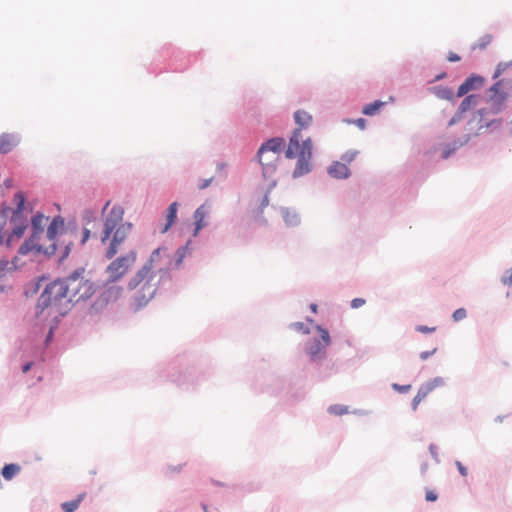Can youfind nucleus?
<instances>
[{
	"instance_id": "f257e3e1",
	"label": "nucleus",
	"mask_w": 512,
	"mask_h": 512,
	"mask_svg": "<svg viewBox=\"0 0 512 512\" xmlns=\"http://www.w3.org/2000/svg\"><path fill=\"white\" fill-rule=\"evenodd\" d=\"M95 293L94 283L80 268L63 279L46 286L37 300L38 313L48 310V315H65L71 304L89 299Z\"/></svg>"
},
{
	"instance_id": "f03ea898",
	"label": "nucleus",
	"mask_w": 512,
	"mask_h": 512,
	"mask_svg": "<svg viewBox=\"0 0 512 512\" xmlns=\"http://www.w3.org/2000/svg\"><path fill=\"white\" fill-rule=\"evenodd\" d=\"M168 256L164 248L155 249L147 262L130 279L128 288L135 290L134 300L138 307L146 305L156 294L159 279L158 274L165 271Z\"/></svg>"
},
{
	"instance_id": "7ed1b4c3",
	"label": "nucleus",
	"mask_w": 512,
	"mask_h": 512,
	"mask_svg": "<svg viewBox=\"0 0 512 512\" xmlns=\"http://www.w3.org/2000/svg\"><path fill=\"white\" fill-rule=\"evenodd\" d=\"M285 155L289 159L297 158L293 177H301L311 170L312 142L310 138L302 139L300 129H296L289 141Z\"/></svg>"
},
{
	"instance_id": "20e7f679",
	"label": "nucleus",
	"mask_w": 512,
	"mask_h": 512,
	"mask_svg": "<svg viewBox=\"0 0 512 512\" xmlns=\"http://www.w3.org/2000/svg\"><path fill=\"white\" fill-rule=\"evenodd\" d=\"M48 221V217L41 213L32 217V234L18 249V254L21 256L39 255V254H54L56 247L54 244L44 245L40 243V239L44 235V227Z\"/></svg>"
},
{
	"instance_id": "39448f33",
	"label": "nucleus",
	"mask_w": 512,
	"mask_h": 512,
	"mask_svg": "<svg viewBox=\"0 0 512 512\" xmlns=\"http://www.w3.org/2000/svg\"><path fill=\"white\" fill-rule=\"evenodd\" d=\"M283 145L284 140L282 138H272L260 147L258 159L263 167L264 174L275 170Z\"/></svg>"
},
{
	"instance_id": "423d86ee",
	"label": "nucleus",
	"mask_w": 512,
	"mask_h": 512,
	"mask_svg": "<svg viewBox=\"0 0 512 512\" xmlns=\"http://www.w3.org/2000/svg\"><path fill=\"white\" fill-rule=\"evenodd\" d=\"M136 258V252L130 251L114 259L105 270L107 276L106 284L115 283L123 278L135 264Z\"/></svg>"
},
{
	"instance_id": "0eeeda50",
	"label": "nucleus",
	"mask_w": 512,
	"mask_h": 512,
	"mask_svg": "<svg viewBox=\"0 0 512 512\" xmlns=\"http://www.w3.org/2000/svg\"><path fill=\"white\" fill-rule=\"evenodd\" d=\"M111 201L108 200L102 208L103 231L101 234V242L105 243L109 240L112 232L123 222L124 209L120 205H114L109 208Z\"/></svg>"
},
{
	"instance_id": "6e6552de",
	"label": "nucleus",
	"mask_w": 512,
	"mask_h": 512,
	"mask_svg": "<svg viewBox=\"0 0 512 512\" xmlns=\"http://www.w3.org/2000/svg\"><path fill=\"white\" fill-rule=\"evenodd\" d=\"M511 90L512 81L508 79H501L490 87L488 101L494 114H497L501 111L503 104L508 98Z\"/></svg>"
},
{
	"instance_id": "1a4fd4ad",
	"label": "nucleus",
	"mask_w": 512,
	"mask_h": 512,
	"mask_svg": "<svg viewBox=\"0 0 512 512\" xmlns=\"http://www.w3.org/2000/svg\"><path fill=\"white\" fill-rule=\"evenodd\" d=\"M131 230L132 224L129 222L122 223L117 228H115L110 246L105 254L106 258L111 259L117 254L119 245L127 238Z\"/></svg>"
},
{
	"instance_id": "9d476101",
	"label": "nucleus",
	"mask_w": 512,
	"mask_h": 512,
	"mask_svg": "<svg viewBox=\"0 0 512 512\" xmlns=\"http://www.w3.org/2000/svg\"><path fill=\"white\" fill-rule=\"evenodd\" d=\"M316 330L320 335V339L314 340V342L307 347V353L312 358H316L324 354L326 348L331 344V338L327 329L317 325Z\"/></svg>"
},
{
	"instance_id": "9b49d317",
	"label": "nucleus",
	"mask_w": 512,
	"mask_h": 512,
	"mask_svg": "<svg viewBox=\"0 0 512 512\" xmlns=\"http://www.w3.org/2000/svg\"><path fill=\"white\" fill-rule=\"evenodd\" d=\"M444 380L440 377H436L424 385H422L419 390L417 391V394L413 398L412 401V408L413 410H416L418 405L437 387L443 386Z\"/></svg>"
},
{
	"instance_id": "f8f14e48",
	"label": "nucleus",
	"mask_w": 512,
	"mask_h": 512,
	"mask_svg": "<svg viewBox=\"0 0 512 512\" xmlns=\"http://www.w3.org/2000/svg\"><path fill=\"white\" fill-rule=\"evenodd\" d=\"M444 380L440 377H436L424 385H422L419 390L417 391V394L413 398L412 401V408L413 410H416L418 405L437 387L443 386Z\"/></svg>"
},
{
	"instance_id": "ddd939ff",
	"label": "nucleus",
	"mask_w": 512,
	"mask_h": 512,
	"mask_svg": "<svg viewBox=\"0 0 512 512\" xmlns=\"http://www.w3.org/2000/svg\"><path fill=\"white\" fill-rule=\"evenodd\" d=\"M25 196L22 192H18L14 196V203L16 205L13 210L12 216L10 218V224H19L20 222H24V224H28L27 216L24 215L25 210Z\"/></svg>"
},
{
	"instance_id": "4468645a",
	"label": "nucleus",
	"mask_w": 512,
	"mask_h": 512,
	"mask_svg": "<svg viewBox=\"0 0 512 512\" xmlns=\"http://www.w3.org/2000/svg\"><path fill=\"white\" fill-rule=\"evenodd\" d=\"M479 99H480V96L474 95V94L468 95L467 97H465L462 100L461 104L459 105L456 114L450 120L449 125L451 126V125L455 124L457 121H459L462 118L464 113H466L467 111L476 107L478 105Z\"/></svg>"
},
{
	"instance_id": "2eb2a0df",
	"label": "nucleus",
	"mask_w": 512,
	"mask_h": 512,
	"mask_svg": "<svg viewBox=\"0 0 512 512\" xmlns=\"http://www.w3.org/2000/svg\"><path fill=\"white\" fill-rule=\"evenodd\" d=\"M63 229H64L63 218H61L59 216L55 217L52 220V222L50 223V225L48 226V229H47V232L45 235V238L49 241V244H54L56 246L55 238L58 235V233L60 231H62Z\"/></svg>"
},
{
	"instance_id": "dca6fc26",
	"label": "nucleus",
	"mask_w": 512,
	"mask_h": 512,
	"mask_svg": "<svg viewBox=\"0 0 512 512\" xmlns=\"http://www.w3.org/2000/svg\"><path fill=\"white\" fill-rule=\"evenodd\" d=\"M328 173L330 176L337 179H345L350 175V171L347 167V164L344 162H334L328 169Z\"/></svg>"
},
{
	"instance_id": "f3484780",
	"label": "nucleus",
	"mask_w": 512,
	"mask_h": 512,
	"mask_svg": "<svg viewBox=\"0 0 512 512\" xmlns=\"http://www.w3.org/2000/svg\"><path fill=\"white\" fill-rule=\"evenodd\" d=\"M18 144V139L15 135L4 133L0 136V153L6 154Z\"/></svg>"
},
{
	"instance_id": "a211bd4d",
	"label": "nucleus",
	"mask_w": 512,
	"mask_h": 512,
	"mask_svg": "<svg viewBox=\"0 0 512 512\" xmlns=\"http://www.w3.org/2000/svg\"><path fill=\"white\" fill-rule=\"evenodd\" d=\"M177 211H178V203L177 202L171 203L165 212L166 223L161 228V233H166L171 228V226L174 224V222L177 218Z\"/></svg>"
},
{
	"instance_id": "6ab92c4d",
	"label": "nucleus",
	"mask_w": 512,
	"mask_h": 512,
	"mask_svg": "<svg viewBox=\"0 0 512 512\" xmlns=\"http://www.w3.org/2000/svg\"><path fill=\"white\" fill-rule=\"evenodd\" d=\"M207 214H208V209L204 204L201 205L200 207H198L196 209V211L194 212V219H195V225H196L195 231H194L195 236L206 225V223L204 222V219L207 216Z\"/></svg>"
},
{
	"instance_id": "aec40b11",
	"label": "nucleus",
	"mask_w": 512,
	"mask_h": 512,
	"mask_svg": "<svg viewBox=\"0 0 512 512\" xmlns=\"http://www.w3.org/2000/svg\"><path fill=\"white\" fill-rule=\"evenodd\" d=\"M477 82V85H483L484 80L480 76H471L467 78L458 88L457 96L462 97L472 90L471 83Z\"/></svg>"
},
{
	"instance_id": "412c9836",
	"label": "nucleus",
	"mask_w": 512,
	"mask_h": 512,
	"mask_svg": "<svg viewBox=\"0 0 512 512\" xmlns=\"http://www.w3.org/2000/svg\"><path fill=\"white\" fill-rule=\"evenodd\" d=\"M28 224L20 222L19 224H12V232L7 237V245L10 246L14 241L20 239L26 231Z\"/></svg>"
},
{
	"instance_id": "4be33fe9",
	"label": "nucleus",
	"mask_w": 512,
	"mask_h": 512,
	"mask_svg": "<svg viewBox=\"0 0 512 512\" xmlns=\"http://www.w3.org/2000/svg\"><path fill=\"white\" fill-rule=\"evenodd\" d=\"M294 118L295 122L300 126V128H306L312 122V116L304 110L296 111Z\"/></svg>"
},
{
	"instance_id": "5701e85b",
	"label": "nucleus",
	"mask_w": 512,
	"mask_h": 512,
	"mask_svg": "<svg viewBox=\"0 0 512 512\" xmlns=\"http://www.w3.org/2000/svg\"><path fill=\"white\" fill-rule=\"evenodd\" d=\"M433 92L440 99L452 100L454 97L453 91L448 87L437 86L433 88Z\"/></svg>"
},
{
	"instance_id": "b1692460",
	"label": "nucleus",
	"mask_w": 512,
	"mask_h": 512,
	"mask_svg": "<svg viewBox=\"0 0 512 512\" xmlns=\"http://www.w3.org/2000/svg\"><path fill=\"white\" fill-rule=\"evenodd\" d=\"M384 104V102L376 100L373 103L365 105L362 109V113L369 116L375 115Z\"/></svg>"
},
{
	"instance_id": "393cba45",
	"label": "nucleus",
	"mask_w": 512,
	"mask_h": 512,
	"mask_svg": "<svg viewBox=\"0 0 512 512\" xmlns=\"http://www.w3.org/2000/svg\"><path fill=\"white\" fill-rule=\"evenodd\" d=\"M20 472V466L17 464H7L2 469V475L6 480H11Z\"/></svg>"
},
{
	"instance_id": "a878e982",
	"label": "nucleus",
	"mask_w": 512,
	"mask_h": 512,
	"mask_svg": "<svg viewBox=\"0 0 512 512\" xmlns=\"http://www.w3.org/2000/svg\"><path fill=\"white\" fill-rule=\"evenodd\" d=\"M84 498V494H80L76 499L62 503L61 507L64 512H74L78 509L80 503Z\"/></svg>"
},
{
	"instance_id": "bb28decb",
	"label": "nucleus",
	"mask_w": 512,
	"mask_h": 512,
	"mask_svg": "<svg viewBox=\"0 0 512 512\" xmlns=\"http://www.w3.org/2000/svg\"><path fill=\"white\" fill-rule=\"evenodd\" d=\"M122 293V288L118 286H111L109 287L104 295L107 300H116Z\"/></svg>"
},
{
	"instance_id": "cd10ccee",
	"label": "nucleus",
	"mask_w": 512,
	"mask_h": 512,
	"mask_svg": "<svg viewBox=\"0 0 512 512\" xmlns=\"http://www.w3.org/2000/svg\"><path fill=\"white\" fill-rule=\"evenodd\" d=\"M491 41H492V36L485 35L478 41V43L473 45L472 49L473 50H476V49L484 50L491 43Z\"/></svg>"
},
{
	"instance_id": "c85d7f7f",
	"label": "nucleus",
	"mask_w": 512,
	"mask_h": 512,
	"mask_svg": "<svg viewBox=\"0 0 512 512\" xmlns=\"http://www.w3.org/2000/svg\"><path fill=\"white\" fill-rule=\"evenodd\" d=\"M510 66H512V61L500 62L494 71L493 79L499 78L504 73V71H506Z\"/></svg>"
},
{
	"instance_id": "c756f323",
	"label": "nucleus",
	"mask_w": 512,
	"mask_h": 512,
	"mask_svg": "<svg viewBox=\"0 0 512 512\" xmlns=\"http://www.w3.org/2000/svg\"><path fill=\"white\" fill-rule=\"evenodd\" d=\"M329 412L334 415H343L348 412V408L342 405H333L329 407Z\"/></svg>"
},
{
	"instance_id": "7c9ffc66",
	"label": "nucleus",
	"mask_w": 512,
	"mask_h": 512,
	"mask_svg": "<svg viewBox=\"0 0 512 512\" xmlns=\"http://www.w3.org/2000/svg\"><path fill=\"white\" fill-rule=\"evenodd\" d=\"M291 327L299 332H302L303 334H309L310 329L302 322H295L291 325Z\"/></svg>"
},
{
	"instance_id": "2f4dec72",
	"label": "nucleus",
	"mask_w": 512,
	"mask_h": 512,
	"mask_svg": "<svg viewBox=\"0 0 512 512\" xmlns=\"http://www.w3.org/2000/svg\"><path fill=\"white\" fill-rule=\"evenodd\" d=\"M358 154L357 151H347L346 153H344L342 156H341V160L347 164V163H350L352 162L356 155Z\"/></svg>"
},
{
	"instance_id": "473e14b6",
	"label": "nucleus",
	"mask_w": 512,
	"mask_h": 512,
	"mask_svg": "<svg viewBox=\"0 0 512 512\" xmlns=\"http://www.w3.org/2000/svg\"><path fill=\"white\" fill-rule=\"evenodd\" d=\"M466 315H467L466 310L464 308H459L454 311L452 317H453L454 321H461L464 318H466Z\"/></svg>"
},
{
	"instance_id": "72a5a7b5",
	"label": "nucleus",
	"mask_w": 512,
	"mask_h": 512,
	"mask_svg": "<svg viewBox=\"0 0 512 512\" xmlns=\"http://www.w3.org/2000/svg\"><path fill=\"white\" fill-rule=\"evenodd\" d=\"M501 281L506 286H512V267L505 272Z\"/></svg>"
},
{
	"instance_id": "f704fd0d",
	"label": "nucleus",
	"mask_w": 512,
	"mask_h": 512,
	"mask_svg": "<svg viewBox=\"0 0 512 512\" xmlns=\"http://www.w3.org/2000/svg\"><path fill=\"white\" fill-rule=\"evenodd\" d=\"M284 219L288 225H294L297 223V216L295 214L291 215L288 211L284 213Z\"/></svg>"
},
{
	"instance_id": "c9c22d12",
	"label": "nucleus",
	"mask_w": 512,
	"mask_h": 512,
	"mask_svg": "<svg viewBox=\"0 0 512 512\" xmlns=\"http://www.w3.org/2000/svg\"><path fill=\"white\" fill-rule=\"evenodd\" d=\"M9 262L5 260H0V277L5 275V272L10 270Z\"/></svg>"
},
{
	"instance_id": "e433bc0d",
	"label": "nucleus",
	"mask_w": 512,
	"mask_h": 512,
	"mask_svg": "<svg viewBox=\"0 0 512 512\" xmlns=\"http://www.w3.org/2000/svg\"><path fill=\"white\" fill-rule=\"evenodd\" d=\"M365 299L363 298H355L351 301V307L354 309L360 308L365 304Z\"/></svg>"
},
{
	"instance_id": "4c0bfd02",
	"label": "nucleus",
	"mask_w": 512,
	"mask_h": 512,
	"mask_svg": "<svg viewBox=\"0 0 512 512\" xmlns=\"http://www.w3.org/2000/svg\"><path fill=\"white\" fill-rule=\"evenodd\" d=\"M425 498L427 501H430V502H434L437 500L438 498V495L435 491L433 490H427L426 491V495H425Z\"/></svg>"
},
{
	"instance_id": "58836bf2",
	"label": "nucleus",
	"mask_w": 512,
	"mask_h": 512,
	"mask_svg": "<svg viewBox=\"0 0 512 512\" xmlns=\"http://www.w3.org/2000/svg\"><path fill=\"white\" fill-rule=\"evenodd\" d=\"M456 467L463 477H466L468 475L467 468L460 461H456Z\"/></svg>"
},
{
	"instance_id": "ea45409f",
	"label": "nucleus",
	"mask_w": 512,
	"mask_h": 512,
	"mask_svg": "<svg viewBox=\"0 0 512 512\" xmlns=\"http://www.w3.org/2000/svg\"><path fill=\"white\" fill-rule=\"evenodd\" d=\"M393 388L399 392H407L410 390L411 388V385H398V384H393Z\"/></svg>"
},
{
	"instance_id": "a19ab883",
	"label": "nucleus",
	"mask_w": 512,
	"mask_h": 512,
	"mask_svg": "<svg viewBox=\"0 0 512 512\" xmlns=\"http://www.w3.org/2000/svg\"><path fill=\"white\" fill-rule=\"evenodd\" d=\"M212 180H213V178H212V177H211V178H209V179H203V180H201V181H200V183H199V185H198V188H199V189H201V190H203V189L207 188V187L211 184Z\"/></svg>"
},
{
	"instance_id": "79ce46f5",
	"label": "nucleus",
	"mask_w": 512,
	"mask_h": 512,
	"mask_svg": "<svg viewBox=\"0 0 512 512\" xmlns=\"http://www.w3.org/2000/svg\"><path fill=\"white\" fill-rule=\"evenodd\" d=\"M416 330L419 331V332H422V333H429V332L435 331V328L434 327H428V326L420 325V326H417Z\"/></svg>"
},
{
	"instance_id": "37998d69",
	"label": "nucleus",
	"mask_w": 512,
	"mask_h": 512,
	"mask_svg": "<svg viewBox=\"0 0 512 512\" xmlns=\"http://www.w3.org/2000/svg\"><path fill=\"white\" fill-rule=\"evenodd\" d=\"M437 348H434L433 350L431 351H425V352H422L420 353V358L422 360H426L428 359L431 355H433L435 352H436Z\"/></svg>"
},
{
	"instance_id": "c03bdc74",
	"label": "nucleus",
	"mask_w": 512,
	"mask_h": 512,
	"mask_svg": "<svg viewBox=\"0 0 512 512\" xmlns=\"http://www.w3.org/2000/svg\"><path fill=\"white\" fill-rule=\"evenodd\" d=\"M447 59L448 61L450 62H457V61H460V56L457 55L456 53H453V52H450L447 56Z\"/></svg>"
},
{
	"instance_id": "a18cd8bd",
	"label": "nucleus",
	"mask_w": 512,
	"mask_h": 512,
	"mask_svg": "<svg viewBox=\"0 0 512 512\" xmlns=\"http://www.w3.org/2000/svg\"><path fill=\"white\" fill-rule=\"evenodd\" d=\"M353 123L356 124L360 129H364L366 125V121L363 118H359L355 120Z\"/></svg>"
},
{
	"instance_id": "49530a36",
	"label": "nucleus",
	"mask_w": 512,
	"mask_h": 512,
	"mask_svg": "<svg viewBox=\"0 0 512 512\" xmlns=\"http://www.w3.org/2000/svg\"><path fill=\"white\" fill-rule=\"evenodd\" d=\"M89 237H90V231L85 228L84 231H83V238H82L81 242L85 243L88 240Z\"/></svg>"
},
{
	"instance_id": "de8ad7c7",
	"label": "nucleus",
	"mask_w": 512,
	"mask_h": 512,
	"mask_svg": "<svg viewBox=\"0 0 512 512\" xmlns=\"http://www.w3.org/2000/svg\"><path fill=\"white\" fill-rule=\"evenodd\" d=\"M32 365H33L32 362L25 364L22 368L23 373H27L31 369Z\"/></svg>"
},
{
	"instance_id": "09e8293b",
	"label": "nucleus",
	"mask_w": 512,
	"mask_h": 512,
	"mask_svg": "<svg viewBox=\"0 0 512 512\" xmlns=\"http://www.w3.org/2000/svg\"><path fill=\"white\" fill-rule=\"evenodd\" d=\"M12 265H13V268L16 269L18 268V257H14L13 260H12Z\"/></svg>"
},
{
	"instance_id": "8fccbe9b",
	"label": "nucleus",
	"mask_w": 512,
	"mask_h": 512,
	"mask_svg": "<svg viewBox=\"0 0 512 512\" xmlns=\"http://www.w3.org/2000/svg\"><path fill=\"white\" fill-rule=\"evenodd\" d=\"M310 309L313 313H317L318 306L317 304L313 303L310 305Z\"/></svg>"
},
{
	"instance_id": "3c124183",
	"label": "nucleus",
	"mask_w": 512,
	"mask_h": 512,
	"mask_svg": "<svg viewBox=\"0 0 512 512\" xmlns=\"http://www.w3.org/2000/svg\"><path fill=\"white\" fill-rule=\"evenodd\" d=\"M481 86H482V85H477V82H472V83H471L472 90H473V89L480 88Z\"/></svg>"
},
{
	"instance_id": "603ef678",
	"label": "nucleus",
	"mask_w": 512,
	"mask_h": 512,
	"mask_svg": "<svg viewBox=\"0 0 512 512\" xmlns=\"http://www.w3.org/2000/svg\"><path fill=\"white\" fill-rule=\"evenodd\" d=\"M4 234L2 232V228H0V245L3 243Z\"/></svg>"
},
{
	"instance_id": "864d4df0",
	"label": "nucleus",
	"mask_w": 512,
	"mask_h": 512,
	"mask_svg": "<svg viewBox=\"0 0 512 512\" xmlns=\"http://www.w3.org/2000/svg\"><path fill=\"white\" fill-rule=\"evenodd\" d=\"M202 508H203V511H204V512H208V510H207V506H206L205 504H203V505H202Z\"/></svg>"
}]
</instances>
